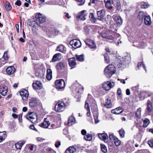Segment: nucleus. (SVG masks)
<instances>
[{"instance_id":"obj_9","label":"nucleus","mask_w":153,"mask_h":153,"mask_svg":"<svg viewBox=\"0 0 153 153\" xmlns=\"http://www.w3.org/2000/svg\"><path fill=\"white\" fill-rule=\"evenodd\" d=\"M109 32V31L103 30L100 32V31H99L98 32L101 35L102 38L107 39L109 40H114V37L111 35L108 36Z\"/></svg>"},{"instance_id":"obj_17","label":"nucleus","mask_w":153,"mask_h":153,"mask_svg":"<svg viewBox=\"0 0 153 153\" xmlns=\"http://www.w3.org/2000/svg\"><path fill=\"white\" fill-rule=\"evenodd\" d=\"M98 16L97 19L99 20L102 21L104 18L105 11L102 10L99 11L97 12Z\"/></svg>"},{"instance_id":"obj_47","label":"nucleus","mask_w":153,"mask_h":153,"mask_svg":"<svg viewBox=\"0 0 153 153\" xmlns=\"http://www.w3.org/2000/svg\"><path fill=\"white\" fill-rule=\"evenodd\" d=\"M131 89L134 92H137L139 89V85L132 87Z\"/></svg>"},{"instance_id":"obj_27","label":"nucleus","mask_w":153,"mask_h":153,"mask_svg":"<svg viewBox=\"0 0 153 153\" xmlns=\"http://www.w3.org/2000/svg\"><path fill=\"white\" fill-rule=\"evenodd\" d=\"M86 101H87V102H88L89 103H95V100L94 98L89 94H88V98Z\"/></svg>"},{"instance_id":"obj_10","label":"nucleus","mask_w":153,"mask_h":153,"mask_svg":"<svg viewBox=\"0 0 153 153\" xmlns=\"http://www.w3.org/2000/svg\"><path fill=\"white\" fill-rule=\"evenodd\" d=\"M85 42L90 48L94 50L96 49L97 47L94 41L90 39H87L85 41Z\"/></svg>"},{"instance_id":"obj_19","label":"nucleus","mask_w":153,"mask_h":153,"mask_svg":"<svg viewBox=\"0 0 153 153\" xmlns=\"http://www.w3.org/2000/svg\"><path fill=\"white\" fill-rule=\"evenodd\" d=\"M25 143V141L23 140H21L19 141L15 144V148L17 150H21L22 147Z\"/></svg>"},{"instance_id":"obj_30","label":"nucleus","mask_w":153,"mask_h":153,"mask_svg":"<svg viewBox=\"0 0 153 153\" xmlns=\"http://www.w3.org/2000/svg\"><path fill=\"white\" fill-rule=\"evenodd\" d=\"M122 59L123 60V62L120 63L121 65H124L125 64V63H124V62H127V63H128L129 62V60L131 59L130 56L128 55L123 57Z\"/></svg>"},{"instance_id":"obj_11","label":"nucleus","mask_w":153,"mask_h":153,"mask_svg":"<svg viewBox=\"0 0 153 153\" xmlns=\"http://www.w3.org/2000/svg\"><path fill=\"white\" fill-rule=\"evenodd\" d=\"M65 82L63 79H59L56 81L55 87L58 89L63 88L65 87Z\"/></svg>"},{"instance_id":"obj_45","label":"nucleus","mask_w":153,"mask_h":153,"mask_svg":"<svg viewBox=\"0 0 153 153\" xmlns=\"http://www.w3.org/2000/svg\"><path fill=\"white\" fill-rule=\"evenodd\" d=\"M57 128V125L56 124L52 123L49 126L48 129H54Z\"/></svg>"},{"instance_id":"obj_26","label":"nucleus","mask_w":153,"mask_h":153,"mask_svg":"<svg viewBox=\"0 0 153 153\" xmlns=\"http://www.w3.org/2000/svg\"><path fill=\"white\" fill-rule=\"evenodd\" d=\"M66 48L62 45H60L57 48V51L64 53H66Z\"/></svg>"},{"instance_id":"obj_49","label":"nucleus","mask_w":153,"mask_h":153,"mask_svg":"<svg viewBox=\"0 0 153 153\" xmlns=\"http://www.w3.org/2000/svg\"><path fill=\"white\" fill-rule=\"evenodd\" d=\"M101 149L102 151L104 153L107 152V149L106 146L104 145H101Z\"/></svg>"},{"instance_id":"obj_57","label":"nucleus","mask_w":153,"mask_h":153,"mask_svg":"<svg viewBox=\"0 0 153 153\" xmlns=\"http://www.w3.org/2000/svg\"><path fill=\"white\" fill-rule=\"evenodd\" d=\"M88 103V102H87V101H85V108L86 109L87 111L90 110Z\"/></svg>"},{"instance_id":"obj_37","label":"nucleus","mask_w":153,"mask_h":153,"mask_svg":"<svg viewBox=\"0 0 153 153\" xmlns=\"http://www.w3.org/2000/svg\"><path fill=\"white\" fill-rule=\"evenodd\" d=\"M145 16H145L144 12H143L141 11L139 13V15L138 16V18L140 20H142Z\"/></svg>"},{"instance_id":"obj_38","label":"nucleus","mask_w":153,"mask_h":153,"mask_svg":"<svg viewBox=\"0 0 153 153\" xmlns=\"http://www.w3.org/2000/svg\"><path fill=\"white\" fill-rule=\"evenodd\" d=\"M81 46V44L80 41L76 40V41L74 42V45L73 46V48H76L80 47Z\"/></svg>"},{"instance_id":"obj_32","label":"nucleus","mask_w":153,"mask_h":153,"mask_svg":"<svg viewBox=\"0 0 153 153\" xmlns=\"http://www.w3.org/2000/svg\"><path fill=\"white\" fill-rule=\"evenodd\" d=\"M6 136L5 131L0 132V142L4 140L6 137Z\"/></svg>"},{"instance_id":"obj_44","label":"nucleus","mask_w":153,"mask_h":153,"mask_svg":"<svg viewBox=\"0 0 153 153\" xmlns=\"http://www.w3.org/2000/svg\"><path fill=\"white\" fill-rule=\"evenodd\" d=\"M104 60L105 62L106 63H108L109 62V59L107 53H105L104 55Z\"/></svg>"},{"instance_id":"obj_16","label":"nucleus","mask_w":153,"mask_h":153,"mask_svg":"<svg viewBox=\"0 0 153 153\" xmlns=\"http://www.w3.org/2000/svg\"><path fill=\"white\" fill-rule=\"evenodd\" d=\"M98 137L100 140H103L105 143L108 141V137L107 135L106 134H99Z\"/></svg>"},{"instance_id":"obj_61","label":"nucleus","mask_w":153,"mask_h":153,"mask_svg":"<svg viewBox=\"0 0 153 153\" xmlns=\"http://www.w3.org/2000/svg\"><path fill=\"white\" fill-rule=\"evenodd\" d=\"M75 41H76V39H74L71 41L70 42V45H71L72 46V47H73V46L74 45V42H75Z\"/></svg>"},{"instance_id":"obj_24","label":"nucleus","mask_w":153,"mask_h":153,"mask_svg":"<svg viewBox=\"0 0 153 153\" xmlns=\"http://www.w3.org/2000/svg\"><path fill=\"white\" fill-rule=\"evenodd\" d=\"M104 106L107 108H111L112 106L111 99L109 98H107L105 101Z\"/></svg>"},{"instance_id":"obj_23","label":"nucleus","mask_w":153,"mask_h":153,"mask_svg":"<svg viewBox=\"0 0 153 153\" xmlns=\"http://www.w3.org/2000/svg\"><path fill=\"white\" fill-rule=\"evenodd\" d=\"M145 24L148 26L152 24V21L150 17L149 16H146L144 18Z\"/></svg>"},{"instance_id":"obj_56","label":"nucleus","mask_w":153,"mask_h":153,"mask_svg":"<svg viewBox=\"0 0 153 153\" xmlns=\"http://www.w3.org/2000/svg\"><path fill=\"white\" fill-rule=\"evenodd\" d=\"M77 2H80L79 5L81 6L84 4L85 2V0H75Z\"/></svg>"},{"instance_id":"obj_58","label":"nucleus","mask_w":153,"mask_h":153,"mask_svg":"<svg viewBox=\"0 0 153 153\" xmlns=\"http://www.w3.org/2000/svg\"><path fill=\"white\" fill-rule=\"evenodd\" d=\"M117 9L118 10H120L121 8L120 2L119 1H117L116 3Z\"/></svg>"},{"instance_id":"obj_28","label":"nucleus","mask_w":153,"mask_h":153,"mask_svg":"<svg viewBox=\"0 0 153 153\" xmlns=\"http://www.w3.org/2000/svg\"><path fill=\"white\" fill-rule=\"evenodd\" d=\"M75 119L73 116H70L68 119V123L69 126H71L72 124L74 123Z\"/></svg>"},{"instance_id":"obj_2","label":"nucleus","mask_w":153,"mask_h":153,"mask_svg":"<svg viewBox=\"0 0 153 153\" xmlns=\"http://www.w3.org/2000/svg\"><path fill=\"white\" fill-rule=\"evenodd\" d=\"M67 65L65 62H60L57 63L56 65V68L58 72H61L63 71H66Z\"/></svg>"},{"instance_id":"obj_21","label":"nucleus","mask_w":153,"mask_h":153,"mask_svg":"<svg viewBox=\"0 0 153 153\" xmlns=\"http://www.w3.org/2000/svg\"><path fill=\"white\" fill-rule=\"evenodd\" d=\"M86 11L85 10H82L81 12L79 13L77 17L79 18L81 20H84L85 19V17L87 15L85 13Z\"/></svg>"},{"instance_id":"obj_59","label":"nucleus","mask_w":153,"mask_h":153,"mask_svg":"<svg viewBox=\"0 0 153 153\" xmlns=\"http://www.w3.org/2000/svg\"><path fill=\"white\" fill-rule=\"evenodd\" d=\"M148 144L150 147H153V140L149 141L148 142Z\"/></svg>"},{"instance_id":"obj_18","label":"nucleus","mask_w":153,"mask_h":153,"mask_svg":"<svg viewBox=\"0 0 153 153\" xmlns=\"http://www.w3.org/2000/svg\"><path fill=\"white\" fill-rule=\"evenodd\" d=\"M123 108L121 107H119L115 109L112 110L111 112L113 114H118L123 112Z\"/></svg>"},{"instance_id":"obj_60","label":"nucleus","mask_w":153,"mask_h":153,"mask_svg":"<svg viewBox=\"0 0 153 153\" xmlns=\"http://www.w3.org/2000/svg\"><path fill=\"white\" fill-rule=\"evenodd\" d=\"M22 114H19L18 116V120L19 123H21L22 122Z\"/></svg>"},{"instance_id":"obj_25","label":"nucleus","mask_w":153,"mask_h":153,"mask_svg":"<svg viewBox=\"0 0 153 153\" xmlns=\"http://www.w3.org/2000/svg\"><path fill=\"white\" fill-rule=\"evenodd\" d=\"M60 58L61 54L60 53H56L53 56L52 61L53 62H55L59 60Z\"/></svg>"},{"instance_id":"obj_4","label":"nucleus","mask_w":153,"mask_h":153,"mask_svg":"<svg viewBox=\"0 0 153 153\" xmlns=\"http://www.w3.org/2000/svg\"><path fill=\"white\" fill-rule=\"evenodd\" d=\"M27 119L32 123H34L37 120L36 114L33 112H29L26 115Z\"/></svg>"},{"instance_id":"obj_53","label":"nucleus","mask_w":153,"mask_h":153,"mask_svg":"<svg viewBox=\"0 0 153 153\" xmlns=\"http://www.w3.org/2000/svg\"><path fill=\"white\" fill-rule=\"evenodd\" d=\"M105 7L109 9H111L112 8V5L113 4H110L108 3H105Z\"/></svg>"},{"instance_id":"obj_34","label":"nucleus","mask_w":153,"mask_h":153,"mask_svg":"<svg viewBox=\"0 0 153 153\" xmlns=\"http://www.w3.org/2000/svg\"><path fill=\"white\" fill-rule=\"evenodd\" d=\"M114 18L116 20L117 24L121 25L122 24V19L119 16H114Z\"/></svg>"},{"instance_id":"obj_31","label":"nucleus","mask_w":153,"mask_h":153,"mask_svg":"<svg viewBox=\"0 0 153 153\" xmlns=\"http://www.w3.org/2000/svg\"><path fill=\"white\" fill-rule=\"evenodd\" d=\"M29 25L31 26V27L35 28V29H36L37 26H39V23H37L36 20L30 22Z\"/></svg>"},{"instance_id":"obj_50","label":"nucleus","mask_w":153,"mask_h":153,"mask_svg":"<svg viewBox=\"0 0 153 153\" xmlns=\"http://www.w3.org/2000/svg\"><path fill=\"white\" fill-rule=\"evenodd\" d=\"M149 6L148 4L146 2H142L141 4V7L143 8H146Z\"/></svg>"},{"instance_id":"obj_48","label":"nucleus","mask_w":153,"mask_h":153,"mask_svg":"<svg viewBox=\"0 0 153 153\" xmlns=\"http://www.w3.org/2000/svg\"><path fill=\"white\" fill-rule=\"evenodd\" d=\"M119 133L120 136L122 138L124 137L125 134V131L123 129H121L119 131Z\"/></svg>"},{"instance_id":"obj_54","label":"nucleus","mask_w":153,"mask_h":153,"mask_svg":"<svg viewBox=\"0 0 153 153\" xmlns=\"http://www.w3.org/2000/svg\"><path fill=\"white\" fill-rule=\"evenodd\" d=\"M51 30H52V31L53 30V31L54 32L50 34L51 35H57L58 33V29H50Z\"/></svg>"},{"instance_id":"obj_20","label":"nucleus","mask_w":153,"mask_h":153,"mask_svg":"<svg viewBox=\"0 0 153 153\" xmlns=\"http://www.w3.org/2000/svg\"><path fill=\"white\" fill-rule=\"evenodd\" d=\"M69 64L70 66L71 67V69L76 67V64L74 57L69 59Z\"/></svg>"},{"instance_id":"obj_5","label":"nucleus","mask_w":153,"mask_h":153,"mask_svg":"<svg viewBox=\"0 0 153 153\" xmlns=\"http://www.w3.org/2000/svg\"><path fill=\"white\" fill-rule=\"evenodd\" d=\"M35 18L36 22L39 23V26L40 24L44 23L46 19L45 16L40 13H36Z\"/></svg>"},{"instance_id":"obj_7","label":"nucleus","mask_w":153,"mask_h":153,"mask_svg":"<svg viewBox=\"0 0 153 153\" xmlns=\"http://www.w3.org/2000/svg\"><path fill=\"white\" fill-rule=\"evenodd\" d=\"M29 100V105L30 107H35L39 105L40 104L39 100L36 97H32Z\"/></svg>"},{"instance_id":"obj_51","label":"nucleus","mask_w":153,"mask_h":153,"mask_svg":"<svg viewBox=\"0 0 153 153\" xmlns=\"http://www.w3.org/2000/svg\"><path fill=\"white\" fill-rule=\"evenodd\" d=\"M35 83L37 85V86L38 87V88L39 89H41L42 87V83L41 82L39 81H36Z\"/></svg>"},{"instance_id":"obj_14","label":"nucleus","mask_w":153,"mask_h":153,"mask_svg":"<svg viewBox=\"0 0 153 153\" xmlns=\"http://www.w3.org/2000/svg\"><path fill=\"white\" fill-rule=\"evenodd\" d=\"M7 88L4 85H0V94L4 96L7 94Z\"/></svg>"},{"instance_id":"obj_6","label":"nucleus","mask_w":153,"mask_h":153,"mask_svg":"<svg viewBox=\"0 0 153 153\" xmlns=\"http://www.w3.org/2000/svg\"><path fill=\"white\" fill-rule=\"evenodd\" d=\"M71 88L73 89V91L75 94L81 93L83 89L82 86L78 83L73 84L71 85Z\"/></svg>"},{"instance_id":"obj_36","label":"nucleus","mask_w":153,"mask_h":153,"mask_svg":"<svg viewBox=\"0 0 153 153\" xmlns=\"http://www.w3.org/2000/svg\"><path fill=\"white\" fill-rule=\"evenodd\" d=\"M141 108H139L135 113V116L137 118H140L141 117Z\"/></svg>"},{"instance_id":"obj_41","label":"nucleus","mask_w":153,"mask_h":153,"mask_svg":"<svg viewBox=\"0 0 153 153\" xmlns=\"http://www.w3.org/2000/svg\"><path fill=\"white\" fill-rule=\"evenodd\" d=\"M85 140L88 141H91L92 139V137L91 134H88L84 136Z\"/></svg>"},{"instance_id":"obj_63","label":"nucleus","mask_w":153,"mask_h":153,"mask_svg":"<svg viewBox=\"0 0 153 153\" xmlns=\"http://www.w3.org/2000/svg\"><path fill=\"white\" fill-rule=\"evenodd\" d=\"M15 4L18 6H20L21 4V1L19 0H18L16 1L15 3Z\"/></svg>"},{"instance_id":"obj_46","label":"nucleus","mask_w":153,"mask_h":153,"mask_svg":"<svg viewBox=\"0 0 153 153\" xmlns=\"http://www.w3.org/2000/svg\"><path fill=\"white\" fill-rule=\"evenodd\" d=\"M140 67H142L145 71H146V66L145 64L143 63V62H140L138 63L137 67L139 69Z\"/></svg>"},{"instance_id":"obj_8","label":"nucleus","mask_w":153,"mask_h":153,"mask_svg":"<svg viewBox=\"0 0 153 153\" xmlns=\"http://www.w3.org/2000/svg\"><path fill=\"white\" fill-rule=\"evenodd\" d=\"M114 85V83L113 82L108 81L106 82H104L102 84V88L106 91H108L111 88L113 87Z\"/></svg>"},{"instance_id":"obj_12","label":"nucleus","mask_w":153,"mask_h":153,"mask_svg":"<svg viewBox=\"0 0 153 153\" xmlns=\"http://www.w3.org/2000/svg\"><path fill=\"white\" fill-rule=\"evenodd\" d=\"M147 107L146 108V113L149 115L151 114L153 111L152 104L150 100H148L147 102Z\"/></svg>"},{"instance_id":"obj_40","label":"nucleus","mask_w":153,"mask_h":153,"mask_svg":"<svg viewBox=\"0 0 153 153\" xmlns=\"http://www.w3.org/2000/svg\"><path fill=\"white\" fill-rule=\"evenodd\" d=\"M76 59L79 61H83L84 60V56L83 55H76Z\"/></svg>"},{"instance_id":"obj_33","label":"nucleus","mask_w":153,"mask_h":153,"mask_svg":"<svg viewBox=\"0 0 153 153\" xmlns=\"http://www.w3.org/2000/svg\"><path fill=\"white\" fill-rule=\"evenodd\" d=\"M46 78L48 80H50L52 77V71L51 69L47 70Z\"/></svg>"},{"instance_id":"obj_29","label":"nucleus","mask_w":153,"mask_h":153,"mask_svg":"<svg viewBox=\"0 0 153 153\" xmlns=\"http://www.w3.org/2000/svg\"><path fill=\"white\" fill-rule=\"evenodd\" d=\"M76 151V149L73 146H70L65 150V153H74Z\"/></svg>"},{"instance_id":"obj_64","label":"nucleus","mask_w":153,"mask_h":153,"mask_svg":"<svg viewBox=\"0 0 153 153\" xmlns=\"http://www.w3.org/2000/svg\"><path fill=\"white\" fill-rule=\"evenodd\" d=\"M115 137H114V136L112 134H110L109 135V139L110 140H112L113 139L114 140V138Z\"/></svg>"},{"instance_id":"obj_1","label":"nucleus","mask_w":153,"mask_h":153,"mask_svg":"<svg viewBox=\"0 0 153 153\" xmlns=\"http://www.w3.org/2000/svg\"><path fill=\"white\" fill-rule=\"evenodd\" d=\"M116 72V68L114 65L110 64L106 66L104 70V73L105 76L110 78Z\"/></svg>"},{"instance_id":"obj_22","label":"nucleus","mask_w":153,"mask_h":153,"mask_svg":"<svg viewBox=\"0 0 153 153\" xmlns=\"http://www.w3.org/2000/svg\"><path fill=\"white\" fill-rule=\"evenodd\" d=\"M16 71L15 68L13 66H10L7 68L6 69L7 73L9 75L13 74Z\"/></svg>"},{"instance_id":"obj_62","label":"nucleus","mask_w":153,"mask_h":153,"mask_svg":"<svg viewBox=\"0 0 153 153\" xmlns=\"http://www.w3.org/2000/svg\"><path fill=\"white\" fill-rule=\"evenodd\" d=\"M104 1L105 3L113 4V0H104Z\"/></svg>"},{"instance_id":"obj_42","label":"nucleus","mask_w":153,"mask_h":153,"mask_svg":"<svg viewBox=\"0 0 153 153\" xmlns=\"http://www.w3.org/2000/svg\"><path fill=\"white\" fill-rule=\"evenodd\" d=\"M114 142L115 145L117 146H119L120 144V141L117 137L114 138Z\"/></svg>"},{"instance_id":"obj_35","label":"nucleus","mask_w":153,"mask_h":153,"mask_svg":"<svg viewBox=\"0 0 153 153\" xmlns=\"http://www.w3.org/2000/svg\"><path fill=\"white\" fill-rule=\"evenodd\" d=\"M143 126L144 127H146L148 126L150 123L149 120L148 118H145L144 120H143Z\"/></svg>"},{"instance_id":"obj_52","label":"nucleus","mask_w":153,"mask_h":153,"mask_svg":"<svg viewBox=\"0 0 153 153\" xmlns=\"http://www.w3.org/2000/svg\"><path fill=\"white\" fill-rule=\"evenodd\" d=\"M145 93L142 92L140 96V100H143L147 97L146 95H145Z\"/></svg>"},{"instance_id":"obj_3","label":"nucleus","mask_w":153,"mask_h":153,"mask_svg":"<svg viewBox=\"0 0 153 153\" xmlns=\"http://www.w3.org/2000/svg\"><path fill=\"white\" fill-rule=\"evenodd\" d=\"M66 104L62 101L58 102L55 105V111L58 112H60L64 111Z\"/></svg>"},{"instance_id":"obj_13","label":"nucleus","mask_w":153,"mask_h":153,"mask_svg":"<svg viewBox=\"0 0 153 153\" xmlns=\"http://www.w3.org/2000/svg\"><path fill=\"white\" fill-rule=\"evenodd\" d=\"M50 124L49 120L47 118H45L43 122L39 125V126L42 128H48Z\"/></svg>"},{"instance_id":"obj_15","label":"nucleus","mask_w":153,"mask_h":153,"mask_svg":"<svg viewBox=\"0 0 153 153\" xmlns=\"http://www.w3.org/2000/svg\"><path fill=\"white\" fill-rule=\"evenodd\" d=\"M20 94L23 100H25L28 98L29 93L28 91L25 89L23 90L20 92Z\"/></svg>"},{"instance_id":"obj_55","label":"nucleus","mask_w":153,"mask_h":153,"mask_svg":"<svg viewBox=\"0 0 153 153\" xmlns=\"http://www.w3.org/2000/svg\"><path fill=\"white\" fill-rule=\"evenodd\" d=\"M3 57L5 60H7L9 58L7 51H5L4 52Z\"/></svg>"},{"instance_id":"obj_39","label":"nucleus","mask_w":153,"mask_h":153,"mask_svg":"<svg viewBox=\"0 0 153 153\" xmlns=\"http://www.w3.org/2000/svg\"><path fill=\"white\" fill-rule=\"evenodd\" d=\"M89 17L90 19V20L92 22L94 23H95L96 20V19L94 17V14L93 13H90L89 16Z\"/></svg>"},{"instance_id":"obj_43","label":"nucleus","mask_w":153,"mask_h":153,"mask_svg":"<svg viewBox=\"0 0 153 153\" xmlns=\"http://www.w3.org/2000/svg\"><path fill=\"white\" fill-rule=\"evenodd\" d=\"M5 8L6 10L7 11H10L12 9V7L10 4L7 2L6 3Z\"/></svg>"}]
</instances>
